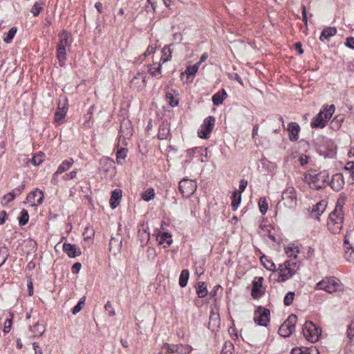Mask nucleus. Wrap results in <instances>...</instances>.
Instances as JSON below:
<instances>
[{
	"instance_id": "16",
	"label": "nucleus",
	"mask_w": 354,
	"mask_h": 354,
	"mask_svg": "<svg viewBox=\"0 0 354 354\" xmlns=\"http://www.w3.org/2000/svg\"><path fill=\"white\" fill-rule=\"evenodd\" d=\"M29 330L31 333L32 337H41L46 330V324L42 319L39 320L29 326Z\"/></svg>"
},
{
	"instance_id": "40",
	"label": "nucleus",
	"mask_w": 354,
	"mask_h": 354,
	"mask_svg": "<svg viewBox=\"0 0 354 354\" xmlns=\"http://www.w3.org/2000/svg\"><path fill=\"white\" fill-rule=\"evenodd\" d=\"M68 50H69V49L67 48L60 46L57 47V57L62 64H64V62L66 59V52Z\"/></svg>"
},
{
	"instance_id": "6",
	"label": "nucleus",
	"mask_w": 354,
	"mask_h": 354,
	"mask_svg": "<svg viewBox=\"0 0 354 354\" xmlns=\"http://www.w3.org/2000/svg\"><path fill=\"white\" fill-rule=\"evenodd\" d=\"M315 289L324 290L328 293H334L342 290V284L335 277H326L316 284Z\"/></svg>"
},
{
	"instance_id": "24",
	"label": "nucleus",
	"mask_w": 354,
	"mask_h": 354,
	"mask_svg": "<svg viewBox=\"0 0 354 354\" xmlns=\"http://www.w3.org/2000/svg\"><path fill=\"white\" fill-rule=\"evenodd\" d=\"M344 252L346 261L354 262V248L349 244L346 236L344 239Z\"/></svg>"
},
{
	"instance_id": "49",
	"label": "nucleus",
	"mask_w": 354,
	"mask_h": 354,
	"mask_svg": "<svg viewBox=\"0 0 354 354\" xmlns=\"http://www.w3.org/2000/svg\"><path fill=\"white\" fill-rule=\"evenodd\" d=\"M161 64L162 63L160 62L157 67H153L152 66H149V73L152 76L160 78L161 74Z\"/></svg>"
},
{
	"instance_id": "26",
	"label": "nucleus",
	"mask_w": 354,
	"mask_h": 354,
	"mask_svg": "<svg viewBox=\"0 0 354 354\" xmlns=\"http://www.w3.org/2000/svg\"><path fill=\"white\" fill-rule=\"evenodd\" d=\"M336 33L337 29L335 27H326L322 30L319 39L322 41H329L330 38L335 35Z\"/></svg>"
},
{
	"instance_id": "53",
	"label": "nucleus",
	"mask_w": 354,
	"mask_h": 354,
	"mask_svg": "<svg viewBox=\"0 0 354 354\" xmlns=\"http://www.w3.org/2000/svg\"><path fill=\"white\" fill-rule=\"evenodd\" d=\"M43 7L42 5L38 2H36L31 8V13L33 16L37 17L39 14L42 11Z\"/></svg>"
},
{
	"instance_id": "63",
	"label": "nucleus",
	"mask_w": 354,
	"mask_h": 354,
	"mask_svg": "<svg viewBox=\"0 0 354 354\" xmlns=\"http://www.w3.org/2000/svg\"><path fill=\"white\" fill-rule=\"evenodd\" d=\"M345 45L349 48L354 49V37L346 38Z\"/></svg>"
},
{
	"instance_id": "48",
	"label": "nucleus",
	"mask_w": 354,
	"mask_h": 354,
	"mask_svg": "<svg viewBox=\"0 0 354 354\" xmlns=\"http://www.w3.org/2000/svg\"><path fill=\"white\" fill-rule=\"evenodd\" d=\"M259 207L261 213L265 214L268 209V203L266 198H261L259 201Z\"/></svg>"
},
{
	"instance_id": "11",
	"label": "nucleus",
	"mask_w": 354,
	"mask_h": 354,
	"mask_svg": "<svg viewBox=\"0 0 354 354\" xmlns=\"http://www.w3.org/2000/svg\"><path fill=\"white\" fill-rule=\"evenodd\" d=\"M68 109V99L66 97H63L62 101H59L57 109L55 113L54 120L57 124L64 123V120L66 115Z\"/></svg>"
},
{
	"instance_id": "29",
	"label": "nucleus",
	"mask_w": 354,
	"mask_h": 354,
	"mask_svg": "<svg viewBox=\"0 0 354 354\" xmlns=\"http://www.w3.org/2000/svg\"><path fill=\"white\" fill-rule=\"evenodd\" d=\"M122 247V241L118 238H111L109 243V250L114 254H118Z\"/></svg>"
},
{
	"instance_id": "34",
	"label": "nucleus",
	"mask_w": 354,
	"mask_h": 354,
	"mask_svg": "<svg viewBox=\"0 0 354 354\" xmlns=\"http://www.w3.org/2000/svg\"><path fill=\"white\" fill-rule=\"evenodd\" d=\"M192 350V346L188 344H178L173 345L172 351H176L178 354H188Z\"/></svg>"
},
{
	"instance_id": "17",
	"label": "nucleus",
	"mask_w": 354,
	"mask_h": 354,
	"mask_svg": "<svg viewBox=\"0 0 354 354\" xmlns=\"http://www.w3.org/2000/svg\"><path fill=\"white\" fill-rule=\"evenodd\" d=\"M263 277H255L252 281L251 295L254 299L259 298L265 292L263 287Z\"/></svg>"
},
{
	"instance_id": "5",
	"label": "nucleus",
	"mask_w": 354,
	"mask_h": 354,
	"mask_svg": "<svg viewBox=\"0 0 354 354\" xmlns=\"http://www.w3.org/2000/svg\"><path fill=\"white\" fill-rule=\"evenodd\" d=\"M280 206L286 209H294L297 205V195L292 186H288L281 193Z\"/></svg>"
},
{
	"instance_id": "15",
	"label": "nucleus",
	"mask_w": 354,
	"mask_h": 354,
	"mask_svg": "<svg viewBox=\"0 0 354 354\" xmlns=\"http://www.w3.org/2000/svg\"><path fill=\"white\" fill-rule=\"evenodd\" d=\"M44 198V192L39 189H35L28 195L26 202L31 207H35L41 205L43 203Z\"/></svg>"
},
{
	"instance_id": "56",
	"label": "nucleus",
	"mask_w": 354,
	"mask_h": 354,
	"mask_svg": "<svg viewBox=\"0 0 354 354\" xmlns=\"http://www.w3.org/2000/svg\"><path fill=\"white\" fill-rule=\"evenodd\" d=\"M295 298V292H288L286 296L284 297L283 302L284 304L287 306L292 304L293 300Z\"/></svg>"
},
{
	"instance_id": "28",
	"label": "nucleus",
	"mask_w": 354,
	"mask_h": 354,
	"mask_svg": "<svg viewBox=\"0 0 354 354\" xmlns=\"http://www.w3.org/2000/svg\"><path fill=\"white\" fill-rule=\"evenodd\" d=\"M122 198V191L120 189H115L113 191L111 199L110 205L112 209H115L119 205Z\"/></svg>"
},
{
	"instance_id": "55",
	"label": "nucleus",
	"mask_w": 354,
	"mask_h": 354,
	"mask_svg": "<svg viewBox=\"0 0 354 354\" xmlns=\"http://www.w3.org/2000/svg\"><path fill=\"white\" fill-rule=\"evenodd\" d=\"M86 297H82L78 301L77 304L73 308L72 313L73 315L78 313L82 308V306L84 304Z\"/></svg>"
},
{
	"instance_id": "51",
	"label": "nucleus",
	"mask_w": 354,
	"mask_h": 354,
	"mask_svg": "<svg viewBox=\"0 0 354 354\" xmlns=\"http://www.w3.org/2000/svg\"><path fill=\"white\" fill-rule=\"evenodd\" d=\"M29 219V216L28 211L26 209H22L21 211V216L19 218V222L20 225H26Z\"/></svg>"
},
{
	"instance_id": "61",
	"label": "nucleus",
	"mask_w": 354,
	"mask_h": 354,
	"mask_svg": "<svg viewBox=\"0 0 354 354\" xmlns=\"http://www.w3.org/2000/svg\"><path fill=\"white\" fill-rule=\"evenodd\" d=\"M83 235L85 239H92L94 236V232L88 227H86Z\"/></svg>"
},
{
	"instance_id": "36",
	"label": "nucleus",
	"mask_w": 354,
	"mask_h": 354,
	"mask_svg": "<svg viewBox=\"0 0 354 354\" xmlns=\"http://www.w3.org/2000/svg\"><path fill=\"white\" fill-rule=\"evenodd\" d=\"M261 264L268 270L277 271L275 264L270 259H268L266 256L261 257Z\"/></svg>"
},
{
	"instance_id": "30",
	"label": "nucleus",
	"mask_w": 354,
	"mask_h": 354,
	"mask_svg": "<svg viewBox=\"0 0 354 354\" xmlns=\"http://www.w3.org/2000/svg\"><path fill=\"white\" fill-rule=\"evenodd\" d=\"M299 126L295 122H291L288 126V131L290 133V138L292 140H297L298 139V133L299 131Z\"/></svg>"
},
{
	"instance_id": "33",
	"label": "nucleus",
	"mask_w": 354,
	"mask_h": 354,
	"mask_svg": "<svg viewBox=\"0 0 354 354\" xmlns=\"http://www.w3.org/2000/svg\"><path fill=\"white\" fill-rule=\"evenodd\" d=\"M178 96V93L175 91H172L167 93L166 98L168 101V103L172 107H174L178 104L179 98Z\"/></svg>"
},
{
	"instance_id": "7",
	"label": "nucleus",
	"mask_w": 354,
	"mask_h": 354,
	"mask_svg": "<svg viewBox=\"0 0 354 354\" xmlns=\"http://www.w3.org/2000/svg\"><path fill=\"white\" fill-rule=\"evenodd\" d=\"M302 332L306 340L310 342H317L322 335V330L312 322H306Z\"/></svg>"
},
{
	"instance_id": "60",
	"label": "nucleus",
	"mask_w": 354,
	"mask_h": 354,
	"mask_svg": "<svg viewBox=\"0 0 354 354\" xmlns=\"http://www.w3.org/2000/svg\"><path fill=\"white\" fill-rule=\"evenodd\" d=\"M347 336L351 340H354V322H352L348 326Z\"/></svg>"
},
{
	"instance_id": "62",
	"label": "nucleus",
	"mask_w": 354,
	"mask_h": 354,
	"mask_svg": "<svg viewBox=\"0 0 354 354\" xmlns=\"http://www.w3.org/2000/svg\"><path fill=\"white\" fill-rule=\"evenodd\" d=\"M105 309L109 311V315L113 317L115 315V310L112 307V304L110 301H107L104 306Z\"/></svg>"
},
{
	"instance_id": "59",
	"label": "nucleus",
	"mask_w": 354,
	"mask_h": 354,
	"mask_svg": "<svg viewBox=\"0 0 354 354\" xmlns=\"http://www.w3.org/2000/svg\"><path fill=\"white\" fill-rule=\"evenodd\" d=\"M157 48V45L156 44H150L147 50L145 52V53L142 55L143 56V59H144L147 55H149L151 54H153L156 51Z\"/></svg>"
},
{
	"instance_id": "8",
	"label": "nucleus",
	"mask_w": 354,
	"mask_h": 354,
	"mask_svg": "<svg viewBox=\"0 0 354 354\" xmlns=\"http://www.w3.org/2000/svg\"><path fill=\"white\" fill-rule=\"evenodd\" d=\"M133 133V129L131 121L129 120H124L120 126L119 145L121 144L122 146H127Z\"/></svg>"
},
{
	"instance_id": "18",
	"label": "nucleus",
	"mask_w": 354,
	"mask_h": 354,
	"mask_svg": "<svg viewBox=\"0 0 354 354\" xmlns=\"http://www.w3.org/2000/svg\"><path fill=\"white\" fill-rule=\"evenodd\" d=\"M156 239L158 244L164 248L169 247L173 242L172 236L170 233L160 230L157 234Z\"/></svg>"
},
{
	"instance_id": "38",
	"label": "nucleus",
	"mask_w": 354,
	"mask_h": 354,
	"mask_svg": "<svg viewBox=\"0 0 354 354\" xmlns=\"http://www.w3.org/2000/svg\"><path fill=\"white\" fill-rule=\"evenodd\" d=\"M128 151L126 148L122 147L117 152L116 161L118 165H123L127 156Z\"/></svg>"
},
{
	"instance_id": "31",
	"label": "nucleus",
	"mask_w": 354,
	"mask_h": 354,
	"mask_svg": "<svg viewBox=\"0 0 354 354\" xmlns=\"http://www.w3.org/2000/svg\"><path fill=\"white\" fill-rule=\"evenodd\" d=\"M226 97L227 93L224 89H222L212 96L213 104L216 106H218L223 103Z\"/></svg>"
},
{
	"instance_id": "44",
	"label": "nucleus",
	"mask_w": 354,
	"mask_h": 354,
	"mask_svg": "<svg viewBox=\"0 0 354 354\" xmlns=\"http://www.w3.org/2000/svg\"><path fill=\"white\" fill-rule=\"evenodd\" d=\"M9 256V251L6 246L0 248V266H3Z\"/></svg>"
},
{
	"instance_id": "52",
	"label": "nucleus",
	"mask_w": 354,
	"mask_h": 354,
	"mask_svg": "<svg viewBox=\"0 0 354 354\" xmlns=\"http://www.w3.org/2000/svg\"><path fill=\"white\" fill-rule=\"evenodd\" d=\"M17 31V28L16 27L12 28L7 33V35L3 39V41L7 44L10 43L12 39L14 38L15 35H16Z\"/></svg>"
},
{
	"instance_id": "14",
	"label": "nucleus",
	"mask_w": 354,
	"mask_h": 354,
	"mask_svg": "<svg viewBox=\"0 0 354 354\" xmlns=\"http://www.w3.org/2000/svg\"><path fill=\"white\" fill-rule=\"evenodd\" d=\"M270 310L266 308H259L254 315V322L262 326H266L270 322Z\"/></svg>"
},
{
	"instance_id": "32",
	"label": "nucleus",
	"mask_w": 354,
	"mask_h": 354,
	"mask_svg": "<svg viewBox=\"0 0 354 354\" xmlns=\"http://www.w3.org/2000/svg\"><path fill=\"white\" fill-rule=\"evenodd\" d=\"M170 134L169 125L167 122H163L160 128L158 136L159 139L165 140L167 139Z\"/></svg>"
},
{
	"instance_id": "2",
	"label": "nucleus",
	"mask_w": 354,
	"mask_h": 354,
	"mask_svg": "<svg viewBox=\"0 0 354 354\" xmlns=\"http://www.w3.org/2000/svg\"><path fill=\"white\" fill-rule=\"evenodd\" d=\"M299 269V263L297 259H290L281 264L277 270V281L283 282L291 278Z\"/></svg>"
},
{
	"instance_id": "27",
	"label": "nucleus",
	"mask_w": 354,
	"mask_h": 354,
	"mask_svg": "<svg viewBox=\"0 0 354 354\" xmlns=\"http://www.w3.org/2000/svg\"><path fill=\"white\" fill-rule=\"evenodd\" d=\"M259 233L264 239L268 238L273 242L276 241L274 232H272L270 226L261 225Z\"/></svg>"
},
{
	"instance_id": "54",
	"label": "nucleus",
	"mask_w": 354,
	"mask_h": 354,
	"mask_svg": "<svg viewBox=\"0 0 354 354\" xmlns=\"http://www.w3.org/2000/svg\"><path fill=\"white\" fill-rule=\"evenodd\" d=\"M44 155L43 153H39L37 154L32 158V160H31L32 163L34 165H41L44 160Z\"/></svg>"
},
{
	"instance_id": "19",
	"label": "nucleus",
	"mask_w": 354,
	"mask_h": 354,
	"mask_svg": "<svg viewBox=\"0 0 354 354\" xmlns=\"http://www.w3.org/2000/svg\"><path fill=\"white\" fill-rule=\"evenodd\" d=\"M63 250L70 258H75L81 254L80 249L75 245L64 243Z\"/></svg>"
},
{
	"instance_id": "50",
	"label": "nucleus",
	"mask_w": 354,
	"mask_h": 354,
	"mask_svg": "<svg viewBox=\"0 0 354 354\" xmlns=\"http://www.w3.org/2000/svg\"><path fill=\"white\" fill-rule=\"evenodd\" d=\"M234 346L230 342H226L222 348L221 354H233Z\"/></svg>"
},
{
	"instance_id": "46",
	"label": "nucleus",
	"mask_w": 354,
	"mask_h": 354,
	"mask_svg": "<svg viewBox=\"0 0 354 354\" xmlns=\"http://www.w3.org/2000/svg\"><path fill=\"white\" fill-rule=\"evenodd\" d=\"M286 253L289 257H293L296 259L299 254L298 248L296 246H288L286 248Z\"/></svg>"
},
{
	"instance_id": "47",
	"label": "nucleus",
	"mask_w": 354,
	"mask_h": 354,
	"mask_svg": "<svg viewBox=\"0 0 354 354\" xmlns=\"http://www.w3.org/2000/svg\"><path fill=\"white\" fill-rule=\"evenodd\" d=\"M16 196V194H15V192H10L3 196V197L1 199V203L3 205H8L10 201H13Z\"/></svg>"
},
{
	"instance_id": "37",
	"label": "nucleus",
	"mask_w": 354,
	"mask_h": 354,
	"mask_svg": "<svg viewBox=\"0 0 354 354\" xmlns=\"http://www.w3.org/2000/svg\"><path fill=\"white\" fill-rule=\"evenodd\" d=\"M344 120V118L343 115H337V116H335L333 120L330 122V127L333 129V130H338L343 122Z\"/></svg>"
},
{
	"instance_id": "12",
	"label": "nucleus",
	"mask_w": 354,
	"mask_h": 354,
	"mask_svg": "<svg viewBox=\"0 0 354 354\" xmlns=\"http://www.w3.org/2000/svg\"><path fill=\"white\" fill-rule=\"evenodd\" d=\"M215 124V119L212 116H209L203 121V124L201 126L198 131V136L201 138L206 139L209 137L210 133L213 130Z\"/></svg>"
},
{
	"instance_id": "10",
	"label": "nucleus",
	"mask_w": 354,
	"mask_h": 354,
	"mask_svg": "<svg viewBox=\"0 0 354 354\" xmlns=\"http://www.w3.org/2000/svg\"><path fill=\"white\" fill-rule=\"evenodd\" d=\"M197 183L189 179H183L179 183V190L185 197L191 196L196 190Z\"/></svg>"
},
{
	"instance_id": "1",
	"label": "nucleus",
	"mask_w": 354,
	"mask_h": 354,
	"mask_svg": "<svg viewBox=\"0 0 354 354\" xmlns=\"http://www.w3.org/2000/svg\"><path fill=\"white\" fill-rule=\"evenodd\" d=\"M328 180L329 174L327 171H322L319 173L311 171L306 173L304 176V181L316 189L326 187L328 184Z\"/></svg>"
},
{
	"instance_id": "43",
	"label": "nucleus",
	"mask_w": 354,
	"mask_h": 354,
	"mask_svg": "<svg viewBox=\"0 0 354 354\" xmlns=\"http://www.w3.org/2000/svg\"><path fill=\"white\" fill-rule=\"evenodd\" d=\"M162 55L160 60V62L162 64L167 62L171 57V51L169 46H165L162 49Z\"/></svg>"
},
{
	"instance_id": "3",
	"label": "nucleus",
	"mask_w": 354,
	"mask_h": 354,
	"mask_svg": "<svg viewBox=\"0 0 354 354\" xmlns=\"http://www.w3.org/2000/svg\"><path fill=\"white\" fill-rule=\"evenodd\" d=\"M343 220L342 206L337 205L328 216L327 226L330 232L333 234L340 232L342 228Z\"/></svg>"
},
{
	"instance_id": "9",
	"label": "nucleus",
	"mask_w": 354,
	"mask_h": 354,
	"mask_svg": "<svg viewBox=\"0 0 354 354\" xmlns=\"http://www.w3.org/2000/svg\"><path fill=\"white\" fill-rule=\"evenodd\" d=\"M297 321L295 315H290L288 319L281 324L279 329V333L281 337H288L293 333Z\"/></svg>"
},
{
	"instance_id": "41",
	"label": "nucleus",
	"mask_w": 354,
	"mask_h": 354,
	"mask_svg": "<svg viewBox=\"0 0 354 354\" xmlns=\"http://www.w3.org/2000/svg\"><path fill=\"white\" fill-rule=\"evenodd\" d=\"M196 293L201 298L205 297L207 295V289L204 282H200L196 286Z\"/></svg>"
},
{
	"instance_id": "58",
	"label": "nucleus",
	"mask_w": 354,
	"mask_h": 354,
	"mask_svg": "<svg viewBox=\"0 0 354 354\" xmlns=\"http://www.w3.org/2000/svg\"><path fill=\"white\" fill-rule=\"evenodd\" d=\"M311 158L306 154H301L299 158V162L301 166L304 167L310 163Z\"/></svg>"
},
{
	"instance_id": "64",
	"label": "nucleus",
	"mask_w": 354,
	"mask_h": 354,
	"mask_svg": "<svg viewBox=\"0 0 354 354\" xmlns=\"http://www.w3.org/2000/svg\"><path fill=\"white\" fill-rule=\"evenodd\" d=\"M32 348L35 351V354H43L42 349L39 347V344L36 342L32 344Z\"/></svg>"
},
{
	"instance_id": "4",
	"label": "nucleus",
	"mask_w": 354,
	"mask_h": 354,
	"mask_svg": "<svg viewBox=\"0 0 354 354\" xmlns=\"http://www.w3.org/2000/svg\"><path fill=\"white\" fill-rule=\"evenodd\" d=\"M335 107L334 105H325L319 113L313 118L311 127L313 128H323L334 114Z\"/></svg>"
},
{
	"instance_id": "45",
	"label": "nucleus",
	"mask_w": 354,
	"mask_h": 354,
	"mask_svg": "<svg viewBox=\"0 0 354 354\" xmlns=\"http://www.w3.org/2000/svg\"><path fill=\"white\" fill-rule=\"evenodd\" d=\"M241 193L235 191L233 193V200L232 201V206L234 210H236L241 203Z\"/></svg>"
},
{
	"instance_id": "39",
	"label": "nucleus",
	"mask_w": 354,
	"mask_h": 354,
	"mask_svg": "<svg viewBox=\"0 0 354 354\" xmlns=\"http://www.w3.org/2000/svg\"><path fill=\"white\" fill-rule=\"evenodd\" d=\"M189 277V270L187 269L183 270L179 277V285L180 287L184 288L187 286Z\"/></svg>"
},
{
	"instance_id": "13",
	"label": "nucleus",
	"mask_w": 354,
	"mask_h": 354,
	"mask_svg": "<svg viewBox=\"0 0 354 354\" xmlns=\"http://www.w3.org/2000/svg\"><path fill=\"white\" fill-rule=\"evenodd\" d=\"M146 77L145 71L138 72L130 80L131 86L137 91L142 90L147 84Z\"/></svg>"
},
{
	"instance_id": "25",
	"label": "nucleus",
	"mask_w": 354,
	"mask_h": 354,
	"mask_svg": "<svg viewBox=\"0 0 354 354\" xmlns=\"http://www.w3.org/2000/svg\"><path fill=\"white\" fill-rule=\"evenodd\" d=\"M199 67V64L196 63L193 66H187L186 71L181 73V78H183L184 75H187V81H189V79H191L190 80L192 81L198 72Z\"/></svg>"
},
{
	"instance_id": "20",
	"label": "nucleus",
	"mask_w": 354,
	"mask_h": 354,
	"mask_svg": "<svg viewBox=\"0 0 354 354\" xmlns=\"http://www.w3.org/2000/svg\"><path fill=\"white\" fill-rule=\"evenodd\" d=\"M220 326V317L218 314V310L217 308H214L212 310L209 315V326L214 330L218 328Z\"/></svg>"
},
{
	"instance_id": "22",
	"label": "nucleus",
	"mask_w": 354,
	"mask_h": 354,
	"mask_svg": "<svg viewBox=\"0 0 354 354\" xmlns=\"http://www.w3.org/2000/svg\"><path fill=\"white\" fill-rule=\"evenodd\" d=\"M59 39L60 41L59 42L58 46L70 49L72 44L71 34L66 31H62L59 34Z\"/></svg>"
},
{
	"instance_id": "35",
	"label": "nucleus",
	"mask_w": 354,
	"mask_h": 354,
	"mask_svg": "<svg viewBox=\"0 0 354 354\" xmlns=\"http://www.w3.org/2000/svg\"><path fill=\"white\" fill-rule=\"evenodd\" d=\"M73 162H74L73 159L63 161L62 163L58 167L57 170L56 171V176H59V174L68 170L73 165Z\"/></svg>"
},
{
	"instance_id": "21",
	"label": "nucleus",
	"mask_w": 354,
	"mask_h": 354,
	"mask_svg": "<svg viewBox=\"0 0 354 354\" xmlns=\"http://www.w3.org/2000/svg\"><path fill=\"white\" fill-rule=\"evenodd\" d=\"M344 184L343 176L340 174L333 175L330 182L331 188L335 191H339L343 187Z\"/></svg>"
},
{
	"instance_id": "57",
	"label": "nucleus",
	"mask_w": 354,
	"mask_h": 354,
	"mask_svg": "<svg viewBox=\"0 0 354 354\" xmlns=\"http://www.w3.org/2000/svg\"><path fill=\"white\" fill-rule=\"evenodd\" d=\"M13 317H14L13 314L10 313V318H8L6 320L5 324H4V328H3L4 333H7L10 330L11 327H12V322Z\"/></svg>"
},
{
	"instance_id": "23",
	"label": "nucleus",
	"mask_w": 354,
	"mask_h": 354,
	"mask_svg": "<svg viewBox=\"0 0 354 354\" xmlns=\"http://www.w3.org/2000/svg\"><path fill=\"white\" fill-rule=\"evenodd\" d=\"M327 207V202L326 201H321L313 206L311 211V216L314 218H319L320 215L324 213Z\"/></svg>"
},
{
	"instance_id": "42",
	"label": "nucleus",
	"mask_w": 354,
	"mask_h": 354,
	"mask_svg": "<svg viewBox=\"0 0 354 354\" xmlns=\"http://www.w3.org/2000/svg\"><path fill=\"white\" fill-rule=\"evenodd\" d=\"M141 197L145 201H150L155 197V192L153 188H149L141 194Z\"/></svg>"
}]
</instances>
